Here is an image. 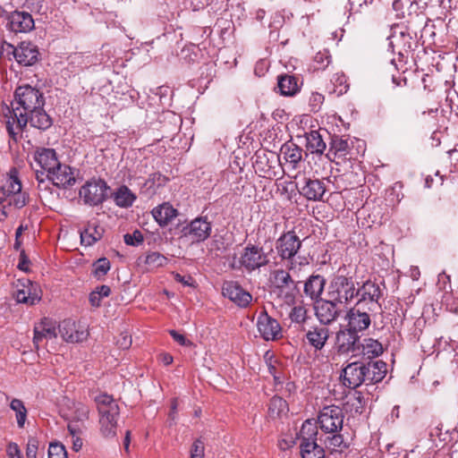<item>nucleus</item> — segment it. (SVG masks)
I'll use <instances>...</instances> for the list:
<instances>
[{
    "label": "nucleus",
    "instance_id": "48",
    "mask_svg": "<svg viewBox=\"0 0 458 458\" xmlns=\"http://www.w3.org/2000/svg\"><path fill=\"white\" fill-rule=\"evenodd\" d=\"M331 63V55L327 49L318 51L313 59L314 70H325Z\"/></svg>",
    "mask_w": 458,
    "mask_h": 458
},
{
    "label": "nucleus",
    "instance_id": "16",
    "mask_svg": "<svg viewBox=\"0 0 458 458\" xmlns=\"http://www.w3.org/2000/svg\"><path fill=\"white\" fill-rule=\"evenodd\" d=\"M344 413L338 405L324 406L318 412V424L323 432L342 431Z\"/></svg>",
    "mask_w": 458,
    "mask_h": 458
},
{
    "label": "nucleus",
    "instance_id": "30",
    "mask_svg": "<svg viewBox=\"0 0 458 458\" xmlns=\"http://www.w3.org/2000/svg\"><path fill=\"white\" fill-rule=\"evenodd\" d=\"M330 133L327 129L320 128L318 131H310L305 133L306 137V148L312 154H323L327 148V143L325 142V137L330 139Z\"/></svg>",
    "mask_w": 458,
    "mask_h": 458
},
{
    "label": "nucleus",
    "instance_id": "15",
    "mask_svg": "<svg viewBox=\"0 0 458 458\" xmlns=\"http://www.w3.org/2000/svg\"><path fill=\"white\" fill-rule=\"evenodd\" d=\"M7 175V205L21 209L29 203L30 195L27 191H22L19 171L15 167L10 169Z\"/></svg>",
    "mask_w": 458,
    "mask_h": 458
},
{
    "label": "nucleus",
    "instance_id": "53",
    "mask_svg": "<svg viewBox=\"0 0 458 458\" xmlns=\"http://www.w3.org/2000/svg\"><path fill=\"white\" fill-rule=\"evenodd\" d=\"M394 69L396 71L395 73L391 74L392 82L397 87H403L407 85V79L403 75V72H400V69L398 64L395 63L394 59L391 60L389 64V70Z\"/></svg>",
    "mask_w": 458,
    "mask_h": 458
},
{
    "label": "nucleus",
    "instance_id": "56",
    "mask_svg": "<svg viewBox=\"0 0 458 458\" xmlns=\"http://www.w3.org/2000/svg\"><path fill=\"white\" fill-rule=\"evenodd\" d=\"M123 240L127 245L139 246L143 242L144 237L142 233L140 230L136 229L133 231L132 233L124 234Z\"/></svg>",
    "mask_w": 458,
    "mask_h": 458
},
{
    "label": "nucleus",
    "instance_id": "51",
    "mask_svg": "<svg viewBox=\"0 0 458 458\" xmlns=\"http://www.w3.org/2000/svg\"><path fill=\"white\" fill-rule=\"evenodd\" d=\"M110 261L106 258H100L93 264V275L97 278L105 276L110 270Z\"/></svg>",
    "mask_w": 458,
    "mask_h": 458
},
{
    "label": "nucleus",
    "instance_id": "44",
    "mask_svg": "<svg viewBox=\"0 0 458 458\" xmlns=\"http://www.w3.org/2000/svg\"><path fill=\"white\" fill-rule=\"evenodd\" d=\"M10 408L15 412L18 427L22 428L28 414V411L23 402L20 399L14 398L11 401Z\"/></svg>",
    "mask_w": 458,
    "mask_h": 458
},
{
    "label": "nucleus",
    "instance_id": "45",
    "mask_svg": "<svg viewBox=\"0 0 458 458\" xmlns=\"http://www.w3.org/2000/svg\"><path fill=\"white\" fill-rule=\"evenodd\" d=\"M287 409V403L280 396L275 395L269 401L268 413L272 418L280 417V415Z\"/></svg>",
    "mask_w": 458,
    "mask_h": 458
},
{
    "label": "nucleus",
    "instance_id": "47",
    "mask_svg": "<svg viewBox=\"0 0 458 458\" xmlns=\"http://www.w3.org/2000/svg\"><path fill=\"white\" fill-rule=\"evenodd\" d=\"M167 258L157 251L148 253L144 260L145 264L151 268L164 267L167 264Z\"/></svg>",
    "mask_w": 458,
    "mask_h": 458
},
{
    "label": "nucleus",
    "instance_id": "55",
    "mask_svg": "<svg viewBox=\"0 0 458 458\" xmlns=\"http://www.w3.org/2000/svg\"><path fill=\"white\" fill-rule=\"evenodd\" d=\"M48 458H68L65 446L61 443H51L48 448Z\"/></svg>",
    "mask_w": 458,
    "mask_h": 458
},
{
    "label": "nucleus",
    "instance_id": "62",
    "mask_svg": "<svg viewBox=\"0 0 458 458\" xmlns=\"http://www.w3.org/2000/svg\"><path fill=\"white\" fill-rule=\"evenodd\" d=\"M53 186L54 182L50 178L46 179L45 181L40 180L39 182L37 184V188L39 191V192L45 193V194H52L53 193Z\"/></svg>",
    "mask_w": 458,
    "mask_h": 458
},
{
    "label": "nucleus",
    "instance_id": "31",
    "mask_svg": "<svg viewBox=\"0 0 458 458\" xmlns=\"http://www.w3.org/2000/svg\"><path fill=\"white\" fill-rule=\"evenodd\" d=\"M57 336L56 328L49 318H44L34 327L33 344L38 350L42 341L51 340Z\"/></svg>",
    "mask_w": 458,
    "mask_h": 458
},
{
    "label": "nucleus",
    "instance_id": "3",
    "mask_svg": "<svg viewBox=\"0 0 458 458\" xmlns=\"http://www.w3.org/2000/svg\"><path fill=\"white\" fill-rule=\"evenodd\" d=\"M98 413L99 431L103 437L114 438L117 434L120 407L112 395L101 394L95 397Z\"/></svg>",
    "mask_w": 458,
    "mask_h": 458
},
{
    "label": "nucleus",
    "instance_id": "52",
    "mask_svg": "<svg viewBox=\"0 0 458 458\" xmlns=\"http://www.w3.org/2000/svg\"><path fill=\"white\" fill-rule=\"evenodd\" d=\"M403 183L401 182H396L388 191V200L391 205L394 206L398 204L403 198V194L402 192Z\"/></svg>",
    "mask_w": 458,
    "mask_h": 458
},
{
    "label": "nucleus",
    "instance_id": "37",
    "mask_svg": "<svg viewBox=\"0 0 458 458\" xmlns=\"http://www.w3.org/2000/svg\"><path fill=\"white\" fill-rule=\"evenodd\" d=\"M301 85L302 81L295 75L284 73L277 77V87L282 96H295L300 91Z\"/></svg>",
    "mask_w": 458,
    "mask_h": 458
},
{
    "label": "nucleus",
    "instance_id": "7",
    "mask_svg": "<svg viewBox=\"0 0 458 458\" xmlns=\"http://www.w3.org/2000/svg\"><path fill=\"white\" fill-rule=\"evenodd\" d=\"M427 8V2H423L420 4V1L411 2L410 6L407 10V14L403 15L405 19L403 24V29L410 31L411 33H414L418 35V32H420V38L424 37L429 30L428 21L429 19L427 16L425 11Z\"/></svg>",
    "mask_w": 458,
    "mask_h": 458
},
{
    "label": "nucleus",
    "instance_id": "57",
    "mask_svg": "<svg viewBox=\"0 0 458 458\" xmlns=\"http://www.w3.org/2000/svg\"><path fill=\"white\" fill-rule=\"evenodd\" d=\"M204 452V442L200 438L196 439L191 447V458H205Z\"/></svg>",
    "mask_w": 458,
    "mask_h": 458
},
{
    "label": "nucleus",
    "instance_id": "18",
    "mask_svg": "<svg viewBox=\"0 0 458 458\" xmlns=\"http://www.w3.org/2000/svg\"><path fill=\"white\" fill-rule=\"evenodd\" d=\"M361 335L347 327H341L335 334V348L339 355L360 354Z\"/></svg>",
    "mask_w": 458,
    "mask_h": 458
},
{
    "label": "nucleus",
    "instance_id": "39",
    "mask_svg": "<svg viewBox=\"0 0 458 458\" xmlns=\"http://www.w3.org/2000/svg\"><path fill=\"white\" fill-rule=\"evenodd\" d=\"M114 202L119 208H128L136 200V195L126 186H119L111 195Z\"/></svg>",
    "mask_w": 458,
    "mask_h": 458
},
{
    "label": "nucleus",
    "instance_id": "12",
    "mask_svg": "<svg viewBox=\"0 0 458 458\" xmlns=\"http://www.w3.org/2000/svg\"><path fill=\"white\" fill-rule=\"evenodd\" d=\"M269 264L268 254L264 248L249 242L239 258V266L248 273H251Z\"/></svg>",
    "mask_w": 458,
    "mask_h": 458
},
{
    "label": "nucleus",
    "instance_id": "17",
    "mask_svg": "<svg viewBox=\"0 0 458 458\" xmlns=\"http://www.w3.org/2000/svg\"><path fill=\"white\" fill-rule=\"evenodd\" d=\"M353 141L348 142V140L343 139L338 135H330L329 148L326 153L328 160L338 163L336 159L356 160L360 152L354 151Z\"/></svg>",
    "mask_w": 458,
    "mask_h": 458
},
{
    "label": "nucleus",
    "instance_id": "24",
    "mask_svg": "<svg viewBox=\"0 0 458 458\" xmlns=\"http://www.w3.org/2000/svg\"><path fill=\"white\" fill-rule=\"evenodd\" d=\"M12 54L20 65L32 66L40 60L38 47L30 41H22L12 48Z\"/></svg>",
    "mask_w": 458,
    "mask_h": 458
},
{
    "label": "nucleus",
    "instance_id": "35",
    "mask_svg": "<svg viewBox=\"0 0 458 458\" xmlns=\"http://www.w3.org/2000/svg\"><path fill=\"white\" fill-rule=\"evenodd\" d=\"M34 161L45 171L48 172L59 162L54 148L38 147L33 152Z\"/></svg>",
    "mask_w": 458,
    "mask_h": 458
},
{
    "label": "nucleus",
    "instance_id": "10",
    "mask_svg": "<svg viewBox=\"0 0 458 458\" xmlns=\"http://www.w3.org/2000/svg\"><path fill=\"white\" fill-rule=\"evenodd\" d=\"M382 296L383 291L379 284L369 279L359 286V293L356 297L357 301L354 305H360V308L366 309L376 314L381 309L379 301Z\"/></svg>",
    "mask_w": 458,
    "mask_h": 458
},
{
    "label": "nucleus",
    "instance_id": "43",
    "mask_svg": "<svg viewBox=\"0 0 458 458\" xmlns=\"http://www.w3.org/2000/svg\"><path fill=\"white\" fill-rule=\"evenodd\" d=\"M331 82L333 89L330 90V93H334L338 97L345 94L349 89L348 79L344 73H335Z\"/></svg>",
    "mask_w": 458,
    "mask_h": 458
},
{
    "label": "nucleus",
    "instance_id": "27",
    "mask_svg": "<svg viewBox=\"0 0 458 458\" xmlns=\"http://www.w3.org/2000/svg\"><path fill=\"white\" fill-rule=\"evenodd\" d=\"M7 28L15 33L29 32L34 28L32 15L27 12L14 11L8 16Z\"/></svg>",
    "mask_w": 458,
    "mask_h": 458
},
{
    "label": "nucleus",
    "instance_id": "26",
    "mask_svg": "<svg viewBox=\"0 0 458 458\" xmlns=\"http://www.w3.org/2000/svg\"><path fill=\"white\" fill-rule=\"evenodd\" d=\"M330 336V329L327 326L315 325L305 333V340L315 351H321L327 344Z\"/></svg>",
    "mask_w": 458,
    "mask_h": 458
},
{
    "label": "nucleus",
    "instance_id": "9",
    "mask_svg": "<svg viewBox=\"0 0 458 458\" xmlns=\"http://www.w3.org/2000/svg\"><path fill=\"white\" fill-rule=\"evenodd\" d=\"M302 247V241L297 235L294 230L283 232V233L276 240L275 249L277 256L282 261L291 262L288 269H293V259L299 253Z\"/></svg>",
    "mask_w": 458,
    "mask_h": 458
},
{
    "label": "nucleus",
    "instance_id": "23",
    "mask_svg": "<svg viewBox=\"0 0 458 458\" xmlns=\"http://www.w3.org/2000/svg\"><path fill=\"white\" fill-rule=\"evenodd\" d=\"M222 294L240 308H247L252 301V295L236 281H225Z\"/></svg>",
    "mask_w": 458,
    "mask_h": 458
},
{
    "label": "nucleus",
    "instance_id": "59",
    "mask_svg": "<svg viewBox=\"0 0 458 458\" xmlns=\"http://www.w3.org/2000/svg\"><path fill=\"white\" fill-rule=\"evenodd\" d=\"M173 276L177 283L182 284L183 286L197 287L196 280L191 275L182 276L179 273H173Z\"/></svg>",
    "mask_w": 458,
    "mask_h": 458
},
{
    "label": "nucleus",
    "instance_id": "11",
    "mask_svg": "<svg viewBox=\"0 0 458 458\" xmlns=\"http://www.w3.org/2000/svg\"><path fill=\"white\" fill-rule=\"evenodd\" d=\"M300 282L294 281L284 269H276L272 273L274 292L286 303L293 302L299 293Z\"/></svg>",
    "mask_w": 458,
    "mask_h": 458
},
{
    "label": "nucleus",
    "instance_id": "61",
    "mask_svg": "<svg viewBox=\"0 0 458 458\" xmlns=\"http://www.w3.org/2000/svg\"><path fill=\"white\" fill-rule=\"evenodd\" d=\"M170 335L172 338L182 346H192L193 344L191 340L187 339L184 335L180 334L176 330H170Z\"/></svg>",
    "mask_w": 458,
    "mask_h": 458
},
{
    "label": "nucleus",
    "instance_id": "19",
    "mask_svg": "<svg viewBox=\"0 0 458 458\" xmlns=\"http://www.w3.org/2000/svg\"><path fill=\"white\" fill-rule=\"evenodd\" d=\"M375 313L360 308V305H353L345 314V327L361 335L369 329L372 323V317Z\"/></svg>",
    "mask_w": 458,
    "mask_h": 458
},
{
    "label": "nucleus",
    "instance_id": "41",
    "mask_svg": "<svg viewBox=\"0 0 458 458\" xmlns=\"http://www.w3.org/2000/svg\"><path fill=\"white\" fill-rule=\"evenodd\" d=\"M324 433L327 435L326 437L323 439L322 437H320L319 440L324 443L326 447L333 451H343L349 448L350 445L344 440L341 431Z\"/></svg>",
    "mask_w": 458,
    "mask_h": 458
},
{
    "label": "nucleus",
    "instance_id": "64",
    "mask_svg": "<svg viewBox=\"0 0 458 458\" xmlns=\"http://www.w3.org/2000/svg\"><path fill=\"white\" fill-rule=\"evenodd\" d=\"M6 453L8 458H23L20 447L16 443H10L7 445Z\"/></svg>",
    "mask_w": 458,
    "mask_h": 458
},
{
    "label": "nucleus",
    "instance_id": "25",
    "mask_svg": "<svg viewBox=\"0 0 458 458\" xmlns=\"http://www.w3.org/2000/svg\"><path fill=\"white\" fill-rule=\"evenodd\" d=\"M47 176L57 188L66 189L76 182L73 169L60 161L47 172Z\"/></svg>",
    "mask_w": 458,
    "mask_h": 458
},
{
    "label": "nucleus",
    "instance_id": "5",
    "mask_svg": "<svg viewBox=\"0 0 458 458\" xmlns=\"http://www.w3.org/2000/svg\"><path fill=\"white\" fill-rule=\"evenodd\" d=\"M389 45L393 52H397L400 63H406L409 56L415 60V50L419 47L418 35L411 33L403 29V26L396 25L389 37Z\"/></svg>",
    "mask_w": 458,
    "mask_h": 458
},
{
    "label": "nucleus",
    "instance_id": "6",
    "mask_svg": "<svg viewBox=\"0 0 458 458\" xmlns=\"http://www.w3.org/2000/svg\"><path fill=\"white\" fill-rule=\"evenodd\" d=\"M318 426L310 420H305L298 434L301 458H325V450L318 445Z\"/></svg>",
    "mask_w": 458,
    "mask_h": 458
},
{
    "label": "nucleus",
    "instance_id": "63",
    "mask_svg": "<svg viewBox=\"0 0 458 458\" xmlns=\"http://www.w3.org/2000/svg\"><path fill=\"white\" fill-rule=\"evenodd\" d=\"M30 261L29 257L27 256L24 250H21L20 251V257H19V263L17 265V267L24 272H28L30 270Z\"/></svg>",
    "mask_w": 458,
    "mask_h": 458
},
{
    "label": "nucleus",
    "instance_id": "50",
    "mask_svg": "<svg viewBox=\"0 0 458 458\" xmlns=\"http://www.w3.org/2000/svg\"><path fill=\"white\" fill-rule=\"evenodd\" d=\"M168 181V177H166L165 175L162 174L159 172H157L149 174L148 178L144 183V186L147 187L148 189L159 188L165 185V183Z\"/></svg>",
    "mask_w": 458,
    "mask_h": 458
},
{
    "label": "nucleus",
    "instance_id": "13",
    "mask_svg": "<svg viewBox=\"0 0 458 458\" xmlns=\"http://www.w3.org/2000/svg\"><path fill=\"white\" fill-rule=\"evenodd\" d=\"M253 158V168L259 177L272 180L279 174L280 156L276 152L259 150Z\"/></svg>",
    "mask_w": 458,
    "mask_h": 458
},
{
    "label": "nucleus",
    "instance_id": "46",
    "mask_svg": "<svg viewBox=\"0 0 458 458\" xmlns=\"http://www.w3.org/2000/svg\"><path fill=\"white\" fill-rule=\"evenodd\" d=\"M289 318L293 323L303 325L309 318L308 310L303 305H297L292 308Z\"/></svg>",
    "mask_w": 458,
    "mask_h": 458
},
{
    "label": "nucleus",
    "instance_id": "20",
    "mask_svg": "<svg viewBox=\"0 0 458 458\" xmlns=\"http://www.w3.org/2000/svg\"><path fill=\"white\" fill-rule=\"evenodd\" d=\"M315 315L318 321L324 326H330L335 322L342 314L340 302L334 301V298L320 299L316 301Z\"/></svg>",
    "mask_w": 458,
    "mask_h": 458
},
{
    "label": "nucleus",
    "instance_id": "21",
    "mask_svg": "<svg viewBox=\"0 0 458 458\" xmlns=\"http://www.w3.org/2000/svg\"><path fill=\"white\" fill-rule=\"evenodd\" d=\"M360 366L361 385L377 384L385 378L387 372V365L383 360H369L367 362L360 360Z\"/></svg>",
    "mask_w": 458,
    "mask_h": 458
},
{
    "label": "nucleus",
    "instance_id": "29",
    "mask_svg": "<svg viewBox=\"0 0 458 458\" xmlns=\"http://www.w3.org/2000/svg\"><path fill=\"white\" fill-rule=\"evenodd\" d=\"M327 191L323 180L305 178L304 185L299 190L301 195L311 201H322Z\"/></svg>",
    "mask_w": 458,
    "mask_h": 458
},
{
    "label": "nucleus",
    "instance_id": "42",
    "mask_svg": "<svg viewBox=\"0 0 458 458\" xmlns=\"http://www.w3.org/2000/svg\"><path fill=\"white\" fill-rule=\"evenodd\" d=\"M384 352L383 345L380 342L373 338L360 339V353L368 358H375L381 355Z\"/></svg>",
    "mask_w": 458,
    "mask_h": 458
},
{
    "label": "nucleus",
    "instance_id": "32",
    "mask_svg": "<svg viewBox=\"0 0 458 458\" xmlns=\"http://www.w3.org/2000/svg\"><path fill=\"white\" fill-rule=\"evenodd\" d=\"M288 168L297 169L302 162L303 150L293 141H287L280 148Z\"/></svg>",
    "mask_w": 458,
    "mask_h": 458
},
{
    "label": "nucleus",
    "instance_id": "38",
    "mask_svg": "<svg viewBox=\"0 0 458 458\" xmlns=\"http://www.w3.org/2000/svg\"><path fill=\"white\" fill-rule=\"evenodd\" d=\"M104 228L97 223H89L84 230L81 232V242L84 246H92L102 239Z\"/></svg>",
    "mask_w": 458,
    "mask_h": 458
},
{
    "label": "nucleus",
    "instance_id": "8",
    "mask_svg": "<svg viewBox=\"0 0 458 458\" xmlns=\"http://www.w3.org/2000/svg\"><path fill=\"white\" fill-rule=\"evenodd\" d=\"M110 190L104 179L92 178L81 187L79 196L85 205L97 207L106 200Z\"/></svg>",
    "mask_w": 458,
    "mask_h": 458
},
{
    "label": "nucleus",
    "instance_id": "54",
    "mask_svg": "<svg viewBox=\"0 0 458 458\" xmlns=\"http://www.w3.org/2000/svg\"><path fill=\"white\" fill-rule=\"evenodd\" d=\"M325 97L318 92H311L309 98L310 111L312 113H318L324 103Z\"/></svg>",
    "mask_w": 458,
    "mask_h": 458
},
{
    "label": "nucleus",
    "instance_id": "2",
    "mask_svg": "<svg viewBox=\"0 0 458 458\" xmlns=\"http://www.w3.org/2000/svg\"><path fill=\"white\" fill-rule=\"evenodd\" d=\"M46 100L43 92L30 84L18 86L13 93V99L11 102V108H8L9 115H6V121L14 123L19 113L27 114L31 109L39 106H45Z\"/></svg>",
    "mask_w": 458,
    "mask_h": 458
},
{
    "label": "nucleus",
    "instance_id": "22",
    "mask_svg": "<svg viewBox=\"0 0 458 458\" xmlns=\"http://www.w3.org/2000/svg\"><path fill=\"white\" fill-rule=\"evenodd\" d=\"M258 331L265 341H277L283 338L280 323L270 317L266 310L259 313L257 319Z\"/></svg>",
    "mask_w": 458,
    "mask_h": 458
},
{
    "label": "nucleus",
    "instance_id": "49",
    "mask_svg": "<svg viewBox=\"0 0 458 458\" xmlns=\"http://www.w3.org/2000/svg\"><path fill=\"white\" fill-rule=\"evenodd\" d=\"M23 289H18L15 297L18 302L33 305L40 300L37 294H31L30 289L26 290V285L22 284Z\"/></svg>",
    "mask_w": 458,
    "mask_h": 458
},
{
    "label": "nucleus",
    "instance_id": "28",
    "mask_svg": "<svg viewBox=\"0 0 458 458\" xmlns=\"http://www.w3.org/2000/svg\"><path fill=\"white\" fill-rule=\"evenodd\" d=\"M360 368V360H355L342 369L339 379L344 387L356 389L361 386Z\"/></svg>",
    "mask_w": 458,
    "mask_h": 458
},
{
    "label": "nucleus",
    "instance_id": "34",
    "mask_svg": "<svg viewBox=\"0 0 458 458\" xmlns=\"http://www.w3.org/2000/svg\"><path fill=\"white\" fill-rule=\"evenodd\" d=\"M151 215L160 227H165L179 215V211L170 202H163L151 210Z\"/></svg>",
    "mask_w": 458,
    "mask_h": 458
},
{
    "label": "nucleus",
    "instance_id": "60",
    "mask_svg": "<svg viewBox=\"0 0 458 458\" xmlns=\"http://www.w3.org/2000/svg\"><path fill=\"white\" fill-rule=\"evenodd\" d=\"M38 449V441L35 437H30L28 440L27 448H26V456L27 458H38L37 453Z\"/></svg>",
    "mask_w": 458,
    "mask_h": 458
},
{
    "label": "nucleus",
    "instance_id": "40",
    "mask_svg": "<svg viewBox=\"0 0 458 458\" xmlns=\"http://www.w3.org/2000/svg\"><path fill=\"white\" fill-rule=\"evenodd\" d=\"M264 360L267 364L269 374L273 377L275 386L283 384V365L275 357L274 353L267 351L264 354Z\"/></svg>",
    "mask_w": 458,
    "mask_h": 458
},
{
    "label": "nucleus",
    "instance_id": "58",
    "mask_svg": "<svg viewBox=\"0 0 458 458\" xmlns=\"http://www.w3.org/2000/svg\"><path fill=\"white\" fill-rule=\"evenodd\" d=\"M375 0H348L352 13H361L364 7L373 4Z\"/></svg>",
    "mask_w": 458,
    "mask_h": 458
},
{
    "label": "nucleus",
    "instance_id": "36",
    "mask_svg": "<svg viewBox=\"0 0 458 458\" xmlns=\"http://www.w3.org/2000/svg\"><path fill=\"white\" fill-rule=\"evenodd\" d=\"M59 333L62 338L70 343H80L87 339L89 333L86 330H79L72 320H64L59 324Z\"/></svg>",
    "mask_w": 458,
    "mask_h": 458
},
{
    "label": "nucleus",
    "instance_id": "14",
    "mask_svg": "<svg viewBox=\"0 0 458 458\" xmlns=\"http://www.w3.org/2000/svg\"><path fill=\"white\" fill-rule=\"evenodd\" d=\"M176 228L180 230V236L190 238L192 242H201L209 238L212 232V225L205 216H199L185 225L178 224Z\"/></svg>",
    "mask_w": 458,
    "mask_h": 458
},
{
    "label": "nucleus",
    "instance_id": "4",
    "mask_svg": "<svg viewBox=\"0 0 458 458\" xmlns=\"http://www.w3.org/2000/svg\"><path fill=\"white\" fill-rule=\"evenodd\" d=\"M359 283L355 281L352 276L343 274L341 269L333 275L327 288L328 298H334V301L342 305L352 303L359 293Z\"/></svg>",
    "mask_w": 458,
    "mask_h": 458
},
{
    "label": "nucleus",
    "instance_id": "1",
    "mask_svg": "<svg viewBox=\"0 0 458 458\" xmlns=\"http://www.w3.org/2000/svg\"><path fill=\"white\" fill-rule=\"evenodd\" d=\"M45 106H39L31 109L27 114L19 113L14 123L10 121L5 122V129L10 140L18 143L22 140V134L27 130L28 124L39 131H47L53 125L52 117L46 112Z\"/></svg>",
    "mask_w": 458,
    "mask_h": 458
},
{
    "label": "nucleus",
    "instance_id": "33",
    "mask_svg": "<svg viewBox=\"0 0 458 458\" xmlns=\"http://www.w3.org/2000/svg\"><path fill=\"white\" fill-rule=\"evenodd\" d=\"M326 285V279L321 275H311L304 282V294L312 301L321 299Z\"/></svg>",
    "mask_w": 458,
    "mask_h": 458
}]
</instances>
